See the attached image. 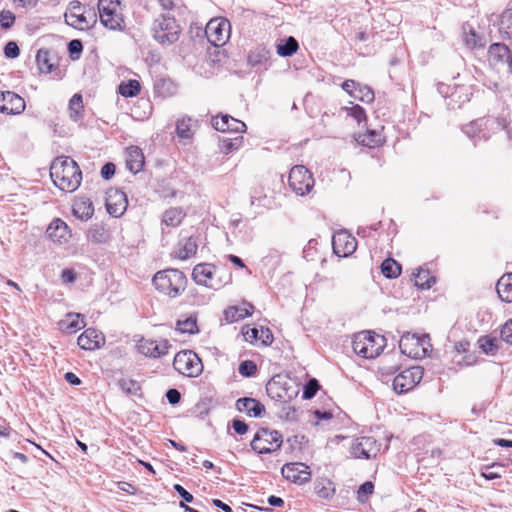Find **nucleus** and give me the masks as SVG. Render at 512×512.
<instances>
[{"mask_svg": "<svg viewBox=\"0 0 512 512\" xmlns=\"http://www.w3.org/2000/svg\"><path fill=\"white\" fill-rule=\"evenodd\" d=\"M501 338L508 344L512 345V319L507 321L501 329Z\"/></svg>", "mask_w": 512, "mask_h": 512, "instance_id": "55", "label": "nucleus"}, {"mask_svg": "<svg viewBox=\"0 0 512 512\" xmlns=\"http://www.w3.org/2000/svg\"><path fill=\"white\" fill-rule=\"evenodd\" d=\"M182 29L169 13L160 14L153 22V38L161 45H171L178 41Z\"/></svg>", "mask_w": 512, "mask_h": 512, "instance_id": "3", "label": "nucleus"}, {"mask_svg": "<svg viewBox=\"0 0 512 512\" xmlns=\"http://www.w3.org/2000/svg\"><path fill=\"white\" fill-rule=\"evenodd\" d=\"M299 48L297 40L290 36L283 43L277 45V53L280 56L288 57L297 52Z\"/></svg>", "mask_w": 512, "mask_h": 512, "instance_id": "35", "label": "nucleus"}, {"mask_svg": "<svg viewBox=\"0 0 512 512\" xmlns=\"http://www.w3.org/2000/svg\"><path fill=\"white\" fill-rule=\"evenodd\" d=\"M83 46L80 40L74 39L71 40L68 44V50L72 58H78L80 53L82 52Z\"/></svg>", "mask_w": 512, "mask_h": 512, "instance_id": "56", "label": "nucleus"}, {"mask_svg": "<svg viewBox=\"0 0 512 512\" xmlns=\"http://www.w3.org/2000/svg\"><path fill=\"white\" fill-rule=\"evenodd\" d=\"M415 285L420 289H429L435 283V278L430 275L429 270L419 268L417 273H414Z\"/></svg>", "mask_w": 512, "mask_h": 512, "instance_id": "34", "label": "nucleus"}, {"mask_svg": "<svg viewBox=\"0 0 512 512\" xmlns=\"http://www.w3.org/2000/svg\"><path fill=\"white\" fill-rule=\"evenodd\" d=\"M127 168L134 174L141 171L144 165V155L140 148L132 146L127 150Z\"/></svg>", "mask_w": 512, "mask_h": 512, "instance_id": "27", "label": "nucleus"}, {"mask_svg": "<svg viewBox=\"0 0 512 512\" xmlns=\"http://www.w3.org/2000/svg\"><path fill=\"white\" fill-rule=\"evenodd\" d=\"M157 2L161 8L170 15H174L173 12L179 9V6L174 2V0H157Z\"/></svg>", "mask_w": 512, "mask_h": 512, "instance_id": "59", "label": "nucleus"}, {"mask_svg": "<svg viewBox=\"0 0 512 512\" xmlns=\"http://www.w3.org/2000/svg\"><path fill=\"white\" fill-rule=\"evenodd\" d=\"M114 173H115V165L111 162L106 163L101 168V176L106 180L110 179L114 175Z\"/></svg>", "mask_w": 512, "mask_h": 512, "instance_id": "62", "label": "nucleus"}, {"mask_svg": "<svg viewBox=\"0 0 512 512\" xmlns=\"http://www.w3.org/2000/svg\"><path fill=\"white\" fill-rule=\"evenodd\" d=\"M213 127L222 132L231 131L236 133L244 132L246 125L244 122L231 117L230 115H222L212 119Z\"/></svg>", "mask_w": 512, "mask_h": 512, "instance_id": "22", "label": "nucleus"}, {"mask_svg": "<svg viewBox=\"0 0 512 512\" xmlns=\"http://www.w3.org/2000/svg\"><path fill=\"white\" fill-rule=\"evenodd\" d=\"M479 348L485 354L494 355L498 350V340L489 336H484L478 340Z\"/></svg>", "mask_w": 512, "mask_h": 512, "instance_id": "43", "label": "nucleus"}, {"mask_svg": "<svg viewBox=\"0 0 512 512\" xmlns=\"http://www.w3.org/2000/svg\"><path fill=\"white\" fill-rule=\"evenodd\" d=\"M423 369L420 366L410 367L399 373L393 380V389L402 394L413 389L422 379Z\"/></svg>", "mask_w": 512, "mask_h": 512, "instance_id": "11", "label": "nucleus"}, {"mask_svg": "<svg viewBox=\"0 0 512 512\" xmlns=\"http://www.w3.org/2000/svg\"><path fill=\"white\" fill-rule=\"evenodd\" d=\"M166 397L170 404H177L181 399V394L177 389H169L166 392Z\"/></svg>", "mask_w": 512, "mask_h": 512, "instance_id": "64", "label": "nucleus"}, {"mask_svg": "<svg viewBox=\"0 0 512 512\" xmlns=\"http://www.w3.org/2000/svg\"><path fill=\"white\" fill-rule=\"evenodd\" d=\"M500 31H503L509 37H512V11H506L502 14L500 20Z\"/></svg>", "mask_w": 512, "mask_h": 512, "instance_id": "47", "label": "nucleus"}, {"mask_svg": "<svg viewBox=\"0 0 512 512\" xmlns=\"http://www.w3.org/2000/svg\"><path fill=\"white\" fill-rule=\"evenodd\" d=\"M427 336L419 337L415 334L406 333L399 341L401 352L411 358H421L427 353Z\"/></svg>", "mask_w": 512, "mask_h": 512, "instance_id": "12", "label": "nucleus"}, {"mask_svg": "<svg viewBox=\"0 0 512 512\" xmlns=\"http://www.w3.org/2000/svg\"><path fill=\"white\" fill-rule=\"evenodd\" d=\"M85 326L80 314L68 313L66 318L60 322V327L67 333H75Z\"/></svg>", "mask_w": 512, "mask_h": 512, "instance_id": "30", "label": "nucleus"}, {"mask_svg": "<svg viewBox=\"0 0 512 512\" xmlns=\"http://www.w3.org/2000/svg\"><path fill=\"white\" fill-rule=\"evenodd\" d=\"M174 490L180 495V497L183 498V500L185 502H192L193 501V495L191 493H189L183 486H181L180 484H175L174 485Z\"/></svg>", "mask_w": 512, "mask_h": 512, "instance_id": "61", "label": "nucleus"}, {"mask_svg": "<svg viewBox=\"0 0 512 512\" xmlns=\"http://www.w3.org/2000/svg\"><path fill=\"white\" fill-rule=\"evenodd\" d=\"M184 217L185 213L181 208L173 207L164 212L162 224L167 227H176L181 224Z\"/></svg>", "mask_w": 512, "mask_h": 512, "instance_id": "31", "label": "nucleus"}, {"mask_svg": "<svg viewBox=\"0 0 512 512\" xmlns=\"http://www.w3.org/2000/svg\"><path fill=\"white\" fill-rule=\"evenodd\" d=\"M236 408L240 412H245L250 417H261L265 412V407L262 403L254 398H240L236 402Z\"/></svg>", "mask_w": 512, "mask_h": 512, "instance_id": "25", "label": "nucleus"}, {"mask_svg": "<svg viewBox=\"0 0 512 512\" xmlns=\"http://www.w3.org/2000/svg\"><path fill=\"white\" fill-rule=\"evenodd\" d=\"M319 389V384L317 380L313 379L310 380L305 386L303 390V398L304 399H311L315 396Z\"/></svg>", "mask_w": 512, "mask_h": 512, "instance_id": "52", "label": "nucleus"}, {"mask_svg": "<svg viewBox=\"0 0 512 512\" xmlns=\"http://www.w3.org/2000/svg\"><path fill=\"white\" fill-rule=\"evenodd\" d=\"M333 251L336 255L347 257L357 248L355 237L347 231H339L332 238Z\"/></svg>", "mask_w": 512, "mask_h": 512, "instance_id": "16", "label": "nucleus"}, {"mask_svg": "<svg viewBox=\"0 0 512 512\" xmlns=\"http://www.w3.org/2000/svg\"><path fill=\"white\" fill-rule=\"evenodd\" d=\"M119 387L127 395H136L140 390V385L137 381L132 379H120Z\"/></svg>", "mask_w": 512, "mask_h": 512, "instance_id": "45", "label": "nucleus"}, {"mask_svg": "<svg viewBox=\"0 0 512 512\" xmlns=\"http://www.w3.org/2000/svg\"><path fill=\"white\" fill-rule=\"evenodd\" d=\"M25 101L12 91L0 92V112L6 114H20L25 110Z\"/></svg>", "mask_w": 512, "mask_h": 512, "instance_id": "18", "label": "nucleus"}, {"mask_svg": "<svg viewBox=\"0 0 512 512\" xmlns=\"http://www.w3.org/2000/svg\"><path fill=\"white\" fill-rule=\"evenodd\" d=\"M354 352L365 359L377 357L385 347V338L370 331H362L354 335L352 340Z\"/></svg>", "mask_w": 512, "mask_h": 512, "instance_id": "4", "label": "nucleus"}, {"mask_svg": "<svg viewBox=\"0 0 512 512\" xmlns=\"http://www.w3.org/2000/svg\"><path fill=\"white\" fill-rule=\"evenodd\" d=\"M289 185L297 195L304 196L312 190L314 179L305 166L296 165L290 170Z\"/></svg>", "mask_w": 512, "mask_h": 512, "instance_id": "9", "label": "nucleus"}, {"mask_svg": "<svg viewBox=\"0 0 512 512\" xmlns=\"http://www.w3.org/2000/svg\"><path fill=\"white\" fill-rule=\"evenodd\" d=\"M36 62L40 72L42 73H50L54 67V64L51 62L49 52L47 50H39L36 55Z\"/></svg>", "mask_w": 512, "mask_h": 512, "instance_id": "41", "label": "nucleus"}, {"mask_svg": "<svg viewBox=\"0 0 512 512\" xmlns=\"http://www.w3.org/2000/svg\"><path fill=\"white\" fill-rule=\"evenodd\" d=\"M242 333H243L245 340L249 341L251 343L261 338L260 330L255 327L254 328H251L249 326L244 327L242 329Z\"/></svg>", "mask_w": 512, "mask_h": 512, "instance_id": "54", "label": "nucleus"}, {"mask_svg": "<svg viewBox=\"0 0 512 512\" xmlns=\"http://www.w3.org/2000/svg\"><path fill=\"white\" fill-rule=\"evenodd\" d=\"M381 271L386 278H396L401 273V266L393 259L389 258L383 261Z\"/></svg>", "mask_w": 512, "mask_h": 512, "instance_id": "39", "label": "nucleus"}, {"mask_svg": "<svg viewBox=\"0 0 512 512\" xmlns=\"http://www.w3.org/2000/svg\"><path fill=\"white\" fill-rule=\"evenodd\" d=\"M238 370L242 376L250 377L256 373L257 366L253 361L246 360L239 365Z\"/></svg>", "mask_w": 512, "mask_h": 512, "instance_id": "51", "label": "nucleus"}, {"mask_svg": "<svg viewBox=\"0 0 512 512\" xmlns=\"http://www.w3.org/2000/svg\"><path fill=\"white\" fill-rule=\"evenodd\" d=\"M15 21V16L12 12L3 10L0 12V25L4 29L10 28Z\"/></svg>", "mask_w": 512, "mask_h": 512, "instance_id": "53", "label": "nucleus"}, {"mask_svg": "<svg viewBox=\"0 0 512 512\" xmlns=\"http://www.w3.org/2000/svg\"><path fill=\"white\" fill-rule=\"evenodd\" d=\"M231 25L227 19H211L205 28L208 41L214 46L224 45L230 37Z\"/></svg>", "mask_w": 512, "mask_h": 512, "instance_id": "10", "label": "nucleus"}, {"mask_svg": "<svg viewBox=\"0 0 512 512\" xmlns=\"http://www.w3.org/2000/svg\"><path fill=\"white\" fill-rule=\"evenodd\" d=\"M499 467L502 468L500 464H493L492 466H486L482 471V476L487 480H493L496 478H500L501 474L499 472L493 471L494 468Z\"/></svg>", "mask_w": 512, "mask_h": 512, "instance_id": "57", "label": "nucleus"}, {"mask_svg": "<svg viewBox=\"0 0 512 512\" xmlns=\"http://www.w3.org/2000/svg\"><path fill=\"white\" fill-rule=\"evenodd\" d=\"M173 367L180 374L188 377H197L203 371L201 359L191 350L178 352L174 357Z\"/></svg>", "mask_w": 512, "mask_h": 512, "instance_id": "6", "label": "nucleus"}, {"mask_svg": "<svg viewBox=\"0 0 512 512\" xmlns=\"http://www.w3.org/2000/svg\"><path fill=\"white\" fill-rule=\"evenodd\" d=\"M140 88L137 80H129L119 85V93L124 97H134L140 92Z\"/></svg>", "mask_w": 512, "mask_h": 512, "instance_id": "42", "label": "nucleus"}, {"mask_svg": "<svg viewBox=\"0 0 512 512\" xmlns=\"http://www.w3.org/2000/svg\"><path fill=\"white\" fill-rule=\"evenodd\" d=\"M314 491L320 498L330 499L335 494V487L330 480L320 479L315 482Z\"/></svg>", "mask_w": 512, "mask_h": 512, "instance_id": "32", "label": "nucleus"}, {"mask_svg": "<svg viewBox=\"0 0 512 512\" xmlns=\"http://www.w3.org/2000/svg\"><path fill=\"white\" fill-rule=\"evenodd\" d=\"M138 351L148 357L159 358L166 355L171 348L166 339L159 341L151 339H141L137 345Z\"/></svg>", "mask_w": 512, "mask_h": 512, "instance_id": "17", "label": "nucleus"}, {"mask_svg": "<svg viewBox=\"0 0 512 512\" xmlns=\"http://www.w3.org/2000/svg\"><path fill=\"white\" fill-rule=\"evenodd\" d=\"M373 490L374 485L372 482L367 481L363 483L357 491L358 500L360 502H365L368 499V497L373 493Z\"/></svg>", "mask_w": 512, "mask_h": 512, "instance_id": "49", "label": "nucleus"}, {"mask_svg": "<svg viewBox=\"0 0 512 512\" xmlns=\"http://www.w3.org/2000/svg\"><path fill=\"white\" fill-rule=\"evenodd\" d=\"M128 206L127 196L118 189H111L107 193L106 209L107 212L114 216L120 217L126 211Z\"/></svg>", "mask_w": 512, "mask_h": 512, "instance_id": "19", "label": "nucleus"}, {"mask_svg": "<svg viewBox=\"0 0 512 512\" xmlns=\"http://www.w3.org/2000/svg\"><path fill=\"white\" fill-rule=\"evenodd\" d=\"M352 97H354L355 99H359L363 102L369 103L373 101L374 93L369 87L361 86L359 84L357 85V88H355L354 92H352Z\"/></svg>", "mask_w": 512, "mask_h": 512, "instance_id": "44", "label": "nucleus"}, {"mask_svg": "<svg viewBox=\"0 0 512 512\" xmlns=\"http://www.w3.org/2000/svg\"><path fill=\"white\" fill-rule=\"evenodd\" d=\"M215 275L216 267L207 263L197 264L192 271V278L197 284L217 290L222 283L215 280Z\"/></svg>", "mask_w": 512, "mask_h": 512, "instance_id": "13", "label": "nucleus"}, {"mask_svg": "<svg viewBox=\"0 0 512 512\" xmlns=\"http://www.w3.org/2000/svg\"><path fill=\"white\" fill-rule=\"evenodd\" d=\"M232 427H233L234 431L240 435H243L248 431V425L244 421L239 420V419L233 420Z\"/></svg>", "mask_w": 512, "mask_h": 512, "instance_id": "63", "label": "nucleus"}, {"mask_svg": "<svg viewBox=\"0 0 512 512\" xmlns=\"http://www.w3.org/2000/svg\"><path fill=\"white\" fill-rule=\"evenodd\" d=\"M253 305L245 304L244 306H230L224 311L225 319L230 322H237L252 314Z\"/></svg>", "mask_w": 512, "mask_h": 512, "instance_id": "28", "label": "nucleus"}, {"mask_svg": "<svg viewBox=\"0 0 512 512\" xmlns=\"http://www.w3.org/2000/svg\"><path fill=\"white\" fill-rule=\"evenodd\" d=\"M279 417L286 421H295L297 418V411L293 406L283 404L279 411Z\"/></svg>", "mask_w": 512, "mask_h": 512, "instance_id": "50", "label": "nucleus"}, {"mask_svg": "<svg viewBox=\"0 0 512 512\" xmlns=\"http://www.w3.org/2000/svg\"><path fill=\"white\" fill-rule=\"evenodd\" d=\"M119 0H99L98 12L101 23L104 27L113 31L125 29L124 17L120 11Z\"/></svg>", "mask_w": 512, "mask_h": 512, "instance_id": "5", "label": "nucleus"}, {"mask_svg": "<svg viewBox=\"0 0 512 512\" xmlns=\"http://www.w3.org/2000/svg\"><path fill=\"white\" fill-rule=\"evenodd\" d=\"M358 140L365 146L375 147L383 142V136L377 130H369L367 133L359 135Z\"/></svg>", "mask_w": 512, "mask_h": 512, "instance_id": "36", "label": "nucleus"}, {"mask_svg": "<svg viewBox=\"0 0 512 512\" xmlns=\"http://www.w3.org/2000/svg\"><path fill=\"white\" fill-rule=\"evenodd\" d=\"M192 119L182 118L178 120L176 125V132L179 138L190 140L193 136Z\"/></svg>", "mask_w": 512, "mask_h": 512, "instance_id": "38", "label": "nucleus"}, {"mask_svg": "<svg viewBox=\"0 0 512 512\" xmlns=\"http://www.w3.org/2000/svg\"><path fill=\"white\" fill-rule=\"evenodd\" d=\"M489 61L494 65H507L508 68L512 64V56L509 48L503 43H494L489 47Z\"/></svg>", "mask_w": 512, "mask_h": 512, "instance_id": "23", "label": "nucleus"}, {"mask_svg": "<svg viewBox=\"0 0 512 512\" xmlns=\"http://www.w3.org/2000/svg\"><path fill=\"white\" fill-rule=\"evenodd\" d=\"M176 330L179 331L180 333H197V318L195 316H190L184 320H178L176 323Z\"/></svg>", "mask_w": 512, "mask_h": 512, "instance_id": "40", "label": "nucleus"}, {"mask_svg": "<svg viewBox=\"0 0 512 512\" xmlns=\"http://www.w3.org/2000/svg\"><path fill=\"white\" fill-rule=\"evenodd\" d=\"M282 435L276 430L260 429L251 441V448L259 454L271 453L280 448Z\"/></svg>", "mask_w": 512, "mask_h": 512, "instance_id": "7", "label": "nucleus"}, {"mask_svg": "<svg viewBox=\"0 0 512 512\" xmlns=\"http://www.w3.org/2000/svg\"><path fill=\"white\" fill-rule=\"evenodd\" d=\"M70 118L73 121H78L83 114V102L80 94H74L69 101Z\"/></svg>", "mask_w": 512, "mask_h": 512, "instance_id": "37", "label": "nucleus"}, {"mask_svg": "<svg viewBox=\"0 0 512 512\" xmlns=\"http://www.w3.org/2000/svg\"><path fill=\"white\" fill-rule=\"evenodd\" d=\"M283 477L292 483L302 485L311 479L310 467L301 462L287 463L282 469Z\"/></svg>", "mask_w": 512, "mask_h": 512, "instance_id": "14", "label": "nucleus"}, {"mask_svg": "<svg viewBox=\"0 0 512 512\" xmlns=\"http://www.w3.org/2000/svg\"><path fill=\"white\" fill-rule=\"evenodd\" d=\"M497 293L506 303H512V273L504 274L497 283Z\"/></svg>", "mask_w": 512, "mask_h": 512, "instance_id": "29", "label": "nucleus"}, {"mask_svg": "<svg viewBox=\"0 0 512 512\" xmlns=\"http://www.w3.org/2000/svg\"><path fill=\"white\" fill-rule=\"evenodd\" d=\"M76 280V273L72 269H64L61 273V281L64 284L73 283Z\"/></svg>", "mask_w": 512, "mask_h": 512, "instance_id": "60", "label": "nucleus"}, {"mask_svg": "<svg viewBox=\"0 0 512 512\" xmlns=\"http://www.w3.org/2000/svg\"><path fill=\"white\" fill-rule=\"evenodd\" d=\"M198 245L193 237L181 239L174 251L175 257L180 260H186L194 256L197 252Z\"/></svg>", "mask_w": 512, "mask_h": 512, "instance_id": "26", "label": "nucleus"}, {"mask_svg": "<svg viewBox=\"0 0 512 512\" xmlns=\"http://www.w3.org/2000/svg\"><path fill=\"white\" fill-rule=\"evenodd\" d=\"M242 137H235L233 139H225L221 140L222 142V151L225 154H228L234 150H237L241 146Z\"/></svg>", "mask_w": 512, "mask_h": 512, "instance_id": "48", "label": "nucleus"}, {"mask_svg": "<svg viewBox=\"0 0 512 512\" xmlns=\"http://www.w3.org/2000/svg\"><path fill=\"white\" fill-rule=\"evenodd\" d=\"M155 289L163 295L175 298L186 288L187 278L178 269H165L158 271L153 279Z\"/></svg>", "mask_w": 512, "mask_h": 512, "instance_id": "2", "label": "nucleus"}, {"mask_svg": "<svg viewBox=\"0 0 512 512\" xmlns=\"http://www.w3.org/2000/svg\"><path fill=\"white\" fill-rule=\"evenodd\" d=\"M47 236L56 243H68L71 232L68 225L61 219H54L46 230Z\"/></svg>", "mask_w": 512, "mask_h": 512, "instance_id": "20", "label": "nucleus"}, {"mask_svg": "<svg viewBox=\"0 0 512 512\" xmlns=\"http://www.w3.org/2000/svg\"><path fill=\"white\" fill-rule=\"evenodd\" d=\"M73 214L81 220H88L94 214V206L90 198L86 196H78L73 202Z\"/></svg>", "mask_w": 512, "mask_h": 512, "instance_id": "24", "label": "nucleus"}, {"mask_svg": "<svg viewBox=\"0 0 512 512\" xmlns=\"http://www.w3.org/2000/svg\"><path fill=\"white\" fill-rule=\"evenodd\" d=\"M464 42L469 48H483L486 45V40L479 36L471 27H464Z\"/></svg>", "mask_w": 512, "mask_h": 512, "instance_id": "33", "label": "nucleus"}, {"mask_svg": "<svg viewBox=\"0 0 512 512\" xmlns=\"http://www.w3.org/2000/svg\"><path fill=\"white\" fill-rule=\"evenodd\" d=\"M77 343L84 350H95L105 343V338L100 331L89 328L78 337Z\"/></svg>", "mask_w": 512, "mask_h": 512, "instance_id": "21", "label": "nucleus"}, {"mask_svg": "<svg viewBox=\"0 0 512 512\" xmlns=\"http://www.w3.org/2000/svg\"><path fill=\"white\" fill-rule=\"evenodd\" d=\"M4 53L8 58H16L19 56L20 50L15 42L10 41L5 45Z\"/></svg>", "mask_w": 512, "mask_h": 512, "instance_id": "58", "label": "nucleus"}, {"mask_svg": "<svg viewBox=\"0 0 512 512\" xmlns=\"http://www.w3.org/2000/svg\"><path fill=\"white\" fill-rule=\"evenodd\" d=\"M380 451V444L373 437L363 436L355 439L351 446V453L356 458L369 459L375 457Z\"/></svg>", "mask_w": 512, "mask_h": 512, "instance_id": "15", "label": "nucleus"}, {"mask_svg": "<svg viewBox=\"0 0 512 512\" xmlns=\"http://www.w3.org/2000/svg\"><path fill=\"white\" fill-rule=\"evenodd\" d=\"M343 110L348 116L353 117L358 123H361L366 118L364 109L357 104H353L350 107H344Z\"/></svg>", "mask_w": 512, "mask_h": 512, "instance_id": "46", "label": "nucleus"}, {"mask_svg": "<svg viewBox=\"0 0 512 512\" xmlns=\"http://www.w3.org/2000/svg\"><path fill=\"white\" fill-rule=\"evenodd\" d=\"M50 176L62 191L73 192L81 183L82 172L78 164L68 156L57 157L51 164Z\"/></svg>", "mask_w": 512, "mask_h": 512, "instance_id": "1", "label": "nucleus"}, {"mask_svg": "<svg viewBox=\"0 0 512 512\" xmlns=\"http://www.w3.org/2000/svg\"><path fill=\"white\" fill-rule=\"evenodd\" d=\"M65 21L74 28L85 30L96 24L97 14L91 10L86 15L81 11V3L79 1H73L70 3L68 12L65 13Z\"/></svg>", "mask_w": 512, "mask_h": 512, "instance_id": "8", "label": "nucleus"}]
</instances>
